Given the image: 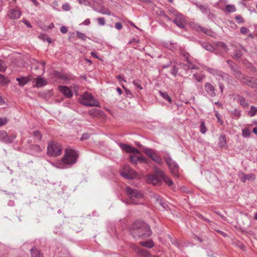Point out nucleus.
<instances>
[{
	"instance_id": "1",
	"label": "nucleus",
	"mask_w": 257,
	"mask_h": 257,
	"mask_svg": "<svg viewBox=\"0 0 257 257\" xmlns=\"http://www.w3.org/2000/svg\"><path fill=\"white\" fill-rule=\"evenodd\" d=\"M130 232L134 238L148 237L152 234L150 226L145 222L141 221H136L133 224Z\"/></svg>"
},
{
	"instance_id": "2",
	"label": "nucleus",
	"mask_w": 257,
	"mask_h": 257,
	"mask_svg": "<svg viewBox=\"0 0 257 257\" xmlns=\"http://www.w3.org/2000/svg\"><path fill=\"white\" fill-rule=\"evenodd\" d=\"M78 157V154L76 150L67 148L65 150V154L62 159V162L64 164L72 165L76 163Z\"/></svg>"
},
{
	"instance_id": "3",
	"label": "nucleus",
	"mask_w": 257,
	"mask_h": 257,
	"mask_svg": "<svg viewBox=\"0 0 257 257\" xmlns=\"http://www.w3.org/2000/svg\"><path fill=\"white\" fill-rule=\"evenodd\" d=\"M130 200L126 202L127 204H138L141 203L140 200L143 198V194L137 189H133L129 187L125 188Z\"/></svg>"
},
{
	"instance_id": "4",
	"label": "nucleus",
	"mask_w": 257,
	"mask_h": 257,
	"mask_svg": "<svg viewBox=\"0 0 257 257\" xmlns=\"http://www.w3.org/2000/svg\"><path fill=\"white\" fill-rule=\"evenodd\" d=\"M79 102L87 106H100L99 102L95 99L91 93L87 92H85L80 96Z\"/></svg>"
},
{
	"instance_id": "5",
	"label": "nucleus",
	"mask_w": 257,
	"mask_h": 257,
	"mask_svg": "<svg viewBox=\"0 0 257 257\" xmlns=\"http://www.w3.org/2000/svg\"><path fill=\"white\" fill-rule=\"evenodd\" d=\"M233 71L234 76L243 83L251 87H254L257 84L256 79L253 77L245 76L243 74H241L240 71L238 69H233Z\"/></svg>"
},
{
	"instance_id": "6",
	"label": "nucleus",
	"mask_w": 257,
	"mask_h": 257,
	"mask_svg": "<svg viewBox=\"0 0 257 257\" xmlns=\"http://www.w3.org/2000/svg\"><path fill=\"white\" fill-rule=\"evenodd\" d=\"M141 147L142 148V151L153 161L159 165H162L163 164V160L159 154V152L147 147Z\"/></svg>"
},
{
	"instance_id": "7",
	"label": "nucleus",
	"mask_w": 257,
	"mask_h": 257,
	"mask_svg": "<svg viewBox=\"0 0 257 257\" xmlns=\"http://www.w3.org/2000/svg\"><path fill=\"white\" fill-rule=\"evenodd\" d=\"M62 147L59 143L52 141L47 147V154L49 156L56 157L62 153Z\"/></svg>"
},
{
	"instance_id": "8",
	"label": "nucleus",
	"mask_w": 257,
	"mask_h": 257,
	"mask_svg": "<svg viewBox=\"0 0 257 257\" xmlns=\"http://www.w3.org/2000/svg\"><path fill=\"white\" fill-rule=\"evenodd\" d=\"M165 161L168 165L172 175L176 177L179 176V166L178 164L174 161L170 156L164 157Z\"/></svg>"
},
{
	"instance_id": "9",
	"label": "nucleus",
	"mask_w": 257,
	"mask_h": 257,
	"mask_svg": "<svg viewBox=\"0 0 257 257\" xmlns=\"http://www.w3.org/2000/svg\"><path fill=\"white\" fill-rule=\"evenodd\" d=\"M120 174L122 177L127 179H132L135 176L134 171L128 165L123 166Z\"/></svg>"
},
{
	"instance_id": "10",
	"label": "nucleus",
	"mask_w": 257,
	"mask_h": 257,
	"mask_svg": "<svg viewBox=\"0 0 257 257\" xmlns=\"http://www.w3.org/2000/svg\"><path fill=\"white\" fill-rule=\"evenodd\" d=\"M173 22L180 28H184L186 25L184 16L180 13L175 17Z\"/></svg>"
},
{
	"instance_id": "11",
	"label": "nucleus",
	"mask_w": 257,
	"mask_h": 257,
	"mask_svg": "<svg viewBox=\"0 0 257 257\" xmlns=\"http://www.w3.org/2000/svg\"><path fill=\"white\" fill-rule=\"evenodd\" d=\"M147 182L154 185L162 184V177L155 174H150L147 176Z\"/></svg>"
},
{
	"instance_id": "12",
	"label": "nucleus",
	"mask_w": 257,
	"mask_h": 257,
	"mask_svg": "<svg viewBox=\"0 0 257 257\" xmlns=\"http://www.w3.org/2000/svg\"><path fill=\"white\" fill-rule=\"evenodd\" d=\"M118 146L122 150L127 153H135L137 154H140V151H139L137 149L133 148L128 145L122 143H119Z\"/></svg>"
},
{
	"instance_id": "13",
	"label": "nucleus",
	"mask_w": 257,
	"mask_h": 257,
	"mask_svg": "<svg viewBox=\"0 0 257 257\" xmlns=\"http://www.w3.org/2000/svg\"><path fill=\"white\" fill-rule=\"evenodd\" d=\"M118 146L122 150L127 153H135L137 154H140V151H139L137 149L133 148L128 145L122 143H119Z\"/></svg>"
},
{
	"instance_id": "14",
	"label": "nucleus",
	"mask_w": 257,
	"mask_h": 257,
	"mask_svg": "<svg viewBox=\"0 0 257 257\" xmlns=\"http://www.w3.org/2000/svg\"><path fill=\"white\" fill-rule=\"evenodd\" d=\"M22 13L21 11L16 9H11L7 13V16L11 19H18L20 18Z\"/></svg>"
},
{
	"instance_id": "15",
	"label": "nucleus",
	"mask_w": 257,
	"mask_h": 257,
	"mask_svg": "<svg viewBox=\"0 0 257 257\" xmlns=\"http://www.w3.org/2000/svg\"><path fill=\"white\" fill-rule=\"evenodd\" d=\"M239 177L241 181L243 183L245 182L247 180L253 181L256 178L255 175L254 174H245L243 172L239 174Z\"/></svg>"
},
{
	"instance_id": "16",
	"label": "nucleus",
	"mask_w": 257,
	"mask_h": 257,
	"mask_svg": "<svg viewBox=\"0 0 257 257\" xmlns=\"http://www.w3.org/2000/svg\"><path fill=\"white\" fill-rule=\"evenodd\" d=\"M58 90L68 98L73 96V92L71 90L66 86L60 85L58 86Z\"/></svg>"
},
{
	"instance_id": "17",
	"label": "nucleus",
	"mask_w": 257,
	"mask_h": 257,
	"mask_svg": "<svg viewBox=\"0 0 257 257\" xmlns=\"http://www.w3.org/2000/svg\"><path fill=\"white\" fill-rule=\"evenodd\" d=\"M133 248L135 251L142 257H148L149 255V253L147 249L141 248L136 245H133Z\"/></svg>"
},
{
	"instance_id": "18",
	"label": "nucleus",
	"mask_w": 257,
	"mask_h": 257,
	"mask_svg": "<svg viewBox=\"0 0 257 257\" xmlns=\"http://www.w3.org/2000/svg\"><path fill=\"white\" fill-rule=\"evenodd\" d=\"M204 89L206 93L211 97L216 95L215 87L210 83H206L204 85Z\"/></svg>"
},
{
	"instance_id": "19",
	"label": "nucleus",
	"mask_w": 257,
	"mask_h": 257,
	"mask_svg": "<svg viewBox=\"0 0 257 257\" xmlns=\"http://www.w3.org/2000/svg\"><path fill=\"white\" fill-rule=\"evenodd\" d=\"M234 100H235L238 103H239L242 107L244 108L248 107L249 106V103L245 99V98L240 95H236Z\"/></svg>"
},
{
	"instance_id": "20",
	"label": "nucleus",
	"mask_w": 257,
	"mask_h": 257,
	"mask_svg": "<svg viewBox=\"0 0 257 257\" xmlns=\"http://www.w3.org/2000/svg\"><path fill=\"white\" fill-rule=\"evenodd\" d=\"M193 4L195 5L198 9H199L203 14L206 15H208L210 14V9L207 6L203 5L199 2H194Z\"/></svg>"
},
{
	"instance_id": "21",
	"label": "nucleus",
	"mask_w": 257,
	"mask_h": 257,
	"mask_svg": "<svg viewBox=\"0 0 257 257\" xmlns=\"http://www.w3.org/2000/svg\"><path fill=\"white\" fill-rule=\"evenodd\" d=\"M11 141L9 138V135L5 131H0V141L6 144H11Z\"/></svg>"
},
{
	"instance_id": "22",
	"label": "nucleus",
	"mask_w": 257,
	"mask_h": 257,
	"mask_svg": "<svg viewBox=\"0 0 257 257\" xmlns=\"http://www.w3.org/2000/svg\"><path fill=\"white\" fill-rule=\"evenodd\" d=\"M207 70L210 73L212 74L215 76H218L219 77H221L222 78H224L226 74L219 70L217 69H215L211 68H207Z\"/></svg>"
},
{
	"instance_id": "23",
	"label": "nucleus",
	"mask_w": 257,
	"mask_h": 257,
	"mask_svg": "<svg viewBox=\"0 0 257 257\" xmlns=\"http://www.w3.org/2000/svg\"><path fill=\"white\" fill-rule=\"evenodd\" d=\"M181 66L185 70L198 69V67L192 64L190 60L187 64H181Z\"/></svg>"
},
{
	"instance_id": "24",
	"label": "nucleus",
	"mask_w": 257,
	"mask_h": 257,
	"mask_svg": "<svg viewBox=\"0 0 257 257\" xmlns=\"http://www.w3.org/2000/svg\"><path fill=\"white\" fill-rule=\"evenodd\" d=\"M47 84V81L43 78L38 77L36 78V85H35L36 87H41L46 85Z\"/></svg>"
},
{
	"instance_id": "25",
	"label": "nucleus",
	"mask_w": 257,
	"mask_h": 257,
	"mask_svg": "<svg viewBox=\"0 0 257 257\" xmlns=\"http://www.w3.org/2000/svg\"><path fill=\"white\" fill-rule=\"evenodd\" d=\"M194 28L198 31H201L208 36H210L212 33L210 30L203 28L198 24H195Z\"/></svg>"
},
{
	"instance_id": "26",
	"label": "nucleus",
	"mask_w": 257,
	"mask_h": 257,
	"mask_svg": "<svg viewBox=\"0 0 257 257\" xmlns=\"http://www.w3.org/2000/svg\"><path fill=\"white\" fill-rule=\"evenodd\" d=\"M153 198L161 205L163 208H165L166 204L163 202L162 198L158 194H155L153 195Z\"/></svg>"
},
{
	"instance_id": "27",
	"label": "nucleus",
	"mask_w": 257,
	"mask_h": 257,
	"mask_svg": "<svg viewBox=\"0 0 257 257\" xmlns=\"http://www.w3.org/2000/svg\"><path fill=\"white\" fill-rule=\"evenodd\" d=\"M93 9L95 11H96L100 14H101L103 15H106L108 16L111 15L110 11L108 9H105L104 7L101 8L99 10H98L97 9H95V8H93Z\"/></svg>"
},
{
	"instance_id": "28",
	"label": "nucleus",
	"mask_w": 257,
	"mask_h": 257,
	"mask_svg": "<svg viewBox=\"0 0 257 257\" xmlns=\"http://www.w3.org/2000/svg\"><path fill=\"white\" fill-rule=\"evenodd\" d=\"M140 243L144 247L148 248H151L154 246V243L152 240H148L146 241H141Z\"/></svg>"
},
{
	"instance_id": "29",
	"label": "nucleus",
	"mask_w": 257,
	"mask_h": 257,
	"mask_svg": "<svg viewBox=\"0 0 257 257\" xmlns=\"http://www.w3.org/2000/svg\"><path fill=\"white\" fill-rule=\"evenodd\" d=\"M30 251L32 257H43V255L36 248H31Z\"/></svg>"
},
{
	"instance_id": "30",
	"label": "nucleus",
	"mask_w": 257,
	"mask_h": 257,
	"mask_svg": "<svg viewBox=\"0 0 257 257\" xmlns=\"http://www.w3.org/2000/svg\"><path fill=\"white\" fill-rule=\"evenodd\" d=\"M159 94L164 99L167 100L168 102H169L170 103H172V100L171 98L169 96L167 92L165 91H160Z\"/></svg>"
},
{
	"instance_id": "31",
	"label": "nucleus",
	"mask_w": 257,
	"mask_h": 257,
	"mask_svg": "<svg viewBox=\"0 0 257 257\" xmlns=\"http://www.w3.org/2000/svg\"><path fill=\"white\" fill-rule=\"evenodd\" d=\"M201 45L203 48L210 52H213L215 50V48L213 46L207 43L203 42L201 43Z\"/></svg>"
},
{
	"instance_id": "32",
	"label": "nucleus",
	"mask_w": 257,
	"mask_h": 257,
	"mask_svg": "<svg viewBox=\"0 0 257 257\" xmlns=\"http://www.w3.org/2000/svg\"><path fill=\"white\" fill-rule=\"evenodd\" d=\"M164 181L167 184L169 187L172 186L173 185V182L170 179V178L167 176L165 174L162 177V181Z\"/></svg>"
},
{
	"instance_id": "33",
	"label": "nucleus",
	"mask_w": 257,
	"mask_h": 257,
	"mask_svg": "<svg viewBox=\"0 0 257 257\" xmlns=\"http://www.w3.org/2000/svg\"><path fill=\"white\" fill-rule=\"evenodd\" d=\"M16 80L19 82V85L22 86L26 85L29 81V79L25 77L17 78Z\"/></svg>"
},
{
	"instance_id": "34",
	"label": "nucleus",
	"mask_w": 257,
	"mask_h": 257,
	"mask_svg": "<svg viewBox=\"0 0 257 257\" xmlns=\"http://www.w3.org/2000/svg\"><path fill=\"white\" fill-rule=\"evenodd\" d=\"M219 146L221 148L224 147L226 145L225 137L224 135H221L219 139Z\"/></svg>"
},
{
	"instance_id": "35",
	"label": "nucleus",
	"mask_w": 257,
	"mask_h": 257,
	"mask_svg": "<svg viewBox=\"0 0 257 257\" xmlns=\"http://www.w3.org/2000/svg\"><path fill=\"white\" fill-rule=\"evenodd\" d=\"M243 55V53L241 52L240 50H237L234 51L233 58L235 60H239Z\"/></svg>"
},
{
	"instance_id": "36",
	"label": "nucleus",
	"mask_w": 257,
	"mask_h": 257,
	"mask_svg": "<svg viewBox=\"0 0 257 257\" xmlns=\"http://www.w3.org/2000/svg\"><path fill=\"white\" fill-rule=\"evenodd\" d=\"M217 48L222 49L223 51L226 52L228 50L227 45L223 42H219L216 44Z\"/></svg>"
},
{
	"instance_id": "37",
	"label": "nucleus",
	"mask_w": 257,
	"mask_h": 257,
	"mask_svg": "<svg viewBox=\"0 0 257 257\" xmlns=\"http://www.w3.org/2000/svg\"><path fill=\"white\" fill-rule=\"evenodd\" d=\"M257 112V107L253 105L250 106V110L248 112L249 116L252 117L255 115Z\"/></svg>"
},
{
	"instance_id": "38",
	"label": "nucleus",
	"mask_w": 257,
	"mask_h": 257,
	"mask_svg": "<svg viewBox=\"0 0 257 257\" xmlns=\"http://www.w3.org/2000/svg\"><path fill=\"white\" fill-rule=\"evenodd\" d=\"M231 114L234 118L237 119L241 116V111L239 109L235 108L231 111Z\"/></svg>"
},
{
	"instance_id": "39",
	"label": "nucleus",
	"mask_w": 257,
	"mask_h": 257,
	"mask_svg": "<svg viewBox=\"0 0 257 257\" xmlns=\"http://www.w3.org/2000/svg\"><path fill=\"white\" fill-rule=\"evenodd\" d=\"M154 171L155 172V175H157L158 176L162 177L165 174V173L161 170L159 168L156 166L154 167Z\"/></svg>"
},
{
	"instance_id": "40",
	"label": "nucleus",
	"mask_w": 257,
	"mask_h": 257,
	"mask_svg": "<svg viewBox=\"0 0 257 257\" xmlns=\"http://www.w3.org/2000/svg\"><path fill=\"white\" fill-rule=\"evenodd\" d=\"M200 122H201V123H200V125L199 127L200 131L202 134H204L206 133V132L207 131V129L205 126L204 121L203 120H201Z\"/></svg>"
},
{
	"instance_id": "41",
	"label": "nucleus",
	"mask_w": 257,
	"mask_h": 257,
	"mask_svg": "<svg viewBox=\"0 0 257 257\" xmlns=\"http://www.w3.org/2000/svg\"><path fill=\"white\" fill-rule=\"evenodd\" d=\"M158 15L160 16V17H163L165 19V20L167 21H171L172 20L167 15L165 14V13L163 11H160L158 13Z\"/></svg>"
},
{
	"instance_id": "42",
	"label": "nucleus",
	"mask_w": 257,
	"mask_h": 257,
	"mask_svg": "<svg viewBox=\"0 0 257 257\" xmlns=\"http://www.w3.org/2000/svg\"><path fill=\"white\" fill-rule=\"evenodd\" d=\"M99 109L97 108H94L88 111V114L90 115H92L94 117H96L99 114Z\"/></svg>"
},
{
	"instance_id": "43",
	"label": "nucleus",
	"mask_w": 257,
	"mask_h": 257,
	"mask_svg": "<svg viewBox=\"0 0 257 257\" xmlns=\"http://www.w3.org/2000/svg\"><path fill=\"white\" fill-rule=\"evenodd\" d=\"M242 132L243 137L245 138L249 137L251 134L250 131L247 128L243 129Z\"/></svg>"
},
{
	"instance_id": "44",
	"label": "nucleus",
	"mask_w": 257,
	"mask_h": 257,
	"mask_svg": "<svg viewBox=\"0 0 257 257\" xmlns=\"http://www.w3.org/2000/svg\"><path fill=\"white\" fill-rule=\"evenodd\" d=\"M225 9L229 13H233L236 11V8L234 5H228L226 6Z\"/></svg>"
},
{
	"instance_id": "45",
	"label": "nucleus",
	"mask_w": 257,
	"mask_h": 257,
	"mask_svg": "<svg viewBox=\"0 0 257 257\" xmlns=\"http://www.w3.org/2000/svg\"><path fill=\"white\" fill-rule=\"evenodd\" d=\"M30 149L36 153H39L42 151L40 147L38 145H32L30 147Z\"/></svg>"
},
{
	"instance_id": "46",
	"label": "nucleus",
	"mask_w": 257,
	"mask_h": 257,
	"mask_svg": "<svg viewBox=\"0 0 257 257\" xmlns=\"http://www.w3.org/2000/svg\"><path fill=\"white\" fill-rule=\"evenodd\" d=\"M130 161L134 164H137L138 162V156L136 155L130 156Z\"/></svg>"
},
{
	"instance_id": "47",
	"label": "nucleus",
	"mask_w": 257,
	"mask_h": 257,
	"mask_svg": "<svg viewBox=\"0 0 257 257\" xmlns=\"http://www.w3.org/2000/svg\"><path fill=\"white\" fill-rule=\"evenodd\" d=\"M169 237L170 238V241H171L172 243L177 246L178 248H180V244L179 243L177 240L174 239L172 238V237L169 235Z\"/></svg>"
},
{
	"instance_id": "48",
	"label": "nucleus",
	"mask_w": 257,
	"mask_h": 257,
	"mask_svg": "<svg viewBox=\"0 0 257 257\" xmlns=\"http://www.w3.org/2000/svg\"><path fill=\"white\" fill-rule=\"evenodd\" d=\"M76 37L83 41H85L86 38V36L83 33L78 31L76 32Z\"/></svg>"
},
{
	"instance_id": "49",
	"label": "nucleus",
	"mask_w": 257,
	"mask_h": 257,
	"mask_svg": "<svg viewBox=\"0 0 257 257\" xmlns=\"http://www.w3.org/2000/svg\"><path fill=\"white\" fill-rule=\"evenodd\" d=\"M168 12L170 14L173 15L175 17L179 13L175 9L172 7L168 9Z\"/></svg>"
},
{
	"instance_id": "50",
	"label": "nucleus",
	"mask_w": 257,
	"mask_h": 257,
	"mask_svg": "<svg viewBox=\"0 0 257 257\" xmlns=\"http://www.w3.org/2000/svg\"><path fill=\"white\" fill-rule=\"evenodd\" d=\"M133 84L138 89L141 90L143 89V87L141 84V83L138 80H134L133 82Z\"/></svg>"
},
{
	"instance_id": "51",
	"label": "nucleus",
	"mask_w": 257,
	"mask_h": 257,
	"mask_svg": "<svg viewBox=\"0 0 257 257\" xmlns=\"http://www.w3.org/2000/svg\"><path fill=\"white\" fill-rule=\"evenodd\" d=\"M8 83V80L2 74H0V84H5Z\"/></svg>"
},
{
	"instance_id": "52",
	"label": "nucleus",
	"mask_w": 257,
	"mask_h": 257,
	"mask_svg": "<svg viewBox=\"0 0 257 257\" xmlns=\"http://www.w3.org/2000/svg\"><path fill=\"white\" fill-rule=\"evenodd\" d=\"M178 68L177 67L175 66H174L172 69H171V73L172 75H173L174 76H176L177 74V72H178Z\"/></svg>"
},
{
	"instance_id": "53",
	"label": "nucleus",
	"mask_w": 257,
	"mask_h": 257,
	"mask_svg": "<svg viewBox=\"0 0 257 257\" xmlns=\"http://www.w3.org/2000/svg\"><path fill=\"white\" fill-rule=\"evenodd\" d=\"M181 55L185 58L187 62H189L190 55L186 52L182 51Z\"/></svg>"
},
{
	"instance_id": "54",
	"label": "nucleus",
	"mask_w": 257,
	"mask_h": 257,
	"mask_svg": "<svg viewBox=\"0 0 257 257\" xmlns=\"http://www.w3.org/2000/svg\"><path fill=\"white\" fill-rule=\"evenodd\" d=\"M215 116L217 118V121L221 125H223V121L220 118V115L218 113V112H216L215 113Z\"/></svg>"
},
{
	"instance_id": "55",
	"label": "nucleus",
	"mask_w": 257,
	"mask_h": 257,
	"mask_svg": "<svg viewBox=\"0 0 257 257\" xmlns=\"http://www.w3.org/2000/svg\"><path fill=\"white\" fill-rule=\"evenodd\" d=\"M240 31L242 34L245 35L247 34L249 32V30L246 27H242L240 28Z\"/></svg>"
},
{
	"instance_id": "56",
	"label": "nucleus",
	"mask_w": 257,
	"mask_h": 257,
	"mask_svg": "<svg viewBox=\"0 0 257 257\" xmlns=\"http://www.w3.org/2000/svg\"><path fill=\"white\" fill-rule=\"evenodd\" d=\"M33 135L35 137L37 138L38 140H40L42 138V135L41 134L40 132H39L38 131H36L34 132Z\"/></svg>"
},
{
	"instance_id": "57",
	"label": "nucleus",
	"mask_w": 257,
	"mask_h": 257,
	"mask_svg": "<svg viewBox=\"0 0 257 257\" xmlns=\"http://www.w3.org/2000/svg\"><path fill=\"white\" fill-rule=\"evenodd\" d=\"M62 9L64 11H68L70 10V6L68 3H65L62 5Z\"/></svg>"
},
{
	"instance_id": "58",
	"label": "nucleus",
	"mask_w": 257,
	"mask_h": 257,
	"mask_svg": "<svg viewBox=\"0 0 257 257\" xmlns=\"http://www.w3.org/2000/svg\"><path fill=\"white\" fill-rule=\"evenodd\" d=\"M79 3L81 5L85 6H90V3L87 0H78Z\"/></svg>"
},
{
	"instance_id": "59",
	"label": "nucleus",
	"mask_w": 257,
	"mask_h": 257,
	"mask_svg": "<svg viewBox=\"0 0 257 257\" xmlns=\"http://www.w3.org/2000/svg\"><path fill=\"white\" fill-rule=\"evenodd\" d=\"M97 21L99 25L104 26L105 24V21L104 18H99L97 19Z\"/></svg>"
},
{
	"instance_id": "60",
	"label": "nucleus",
	"mask_w": 257,
	"mask_h": 257,
	"mask_svg": "<svg viewBox=\"0 0 257 257\" xmlns=\"http://www.w3.org/2000/svg\"><path fill=\"white\" fill-rule=\"evenodd\" d=\"M7 122L8 120L7 118L0 117V126L5 125Z\"/></svg>"
},
{
	"instance_id": "61",
	"label": "nucleus",
	"mask_w": 257,
	"mask_h": 257,
	"mask_svg": "<svg viewBox=\"0 0 257 257\" xmlns=\"http://www.w3.org/2000/svg\"><path fill=\"white\" fill-rule=\"evenodd\" d=\"M235 19L239 24L242 23L244 22L243 18L239 15L236 16Z\"/></svg>"
},
{
	"instance_id": "62",
	"label": "nucleus",
	"mask_w": 257,
	"mask_h": 257,
	"mask_svg": "<svg viewBox=\"0 0 257 257\" xmlns=\"http://www.w3.org/2000/svg\"><path fill=\"white\" fill-rule=\"evenodd\" d=\"M4 64V62L0 59V71L1 72L5 71L6 70V67Z\"/></svg>"
},
{
	"instance_id": "63",
	"label": "nucleus",
	"mask_w": 257,
	"mask_h": 257,
	"mask_svg": "<svg viewBox=\"0 0 257 257\" xmlns=\"http://www.w3.org/2000/svg\"><path fill=\"white\" fill-rule=\"evenodd\" d=\"M17 134L16 133H13L11 135H9V138L11 141V143L13 142L14 140L16 138Z\"/></svg>"
},
{
	"instance_id": "64",
	"label": "nucleus",
	"mask_w": 257,
	"mask_h": 257,
	"mask_svg": "<svg viewBox=\"0 0 257 257\" xmlns=\"http://www.w3.org/2000/svg\"><path fill=\"white\" fill-rule=\"evenodd\" d=\"M138 161H140L143 163H147V159L143 156H138Z\"/></svg>"
}]
</instances>
